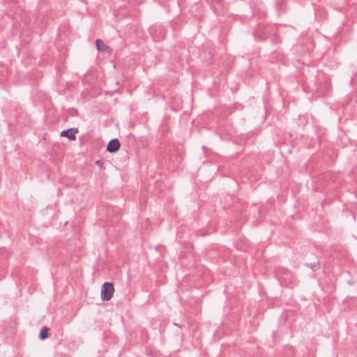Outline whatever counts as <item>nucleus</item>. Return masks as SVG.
<instances>
[{
  "instance_id": "423d86ee",
  "label": "nucleus",
  "mask_w": 357,
  "mask_h": 357,
  "mask_svg": "<svg viewBox=\"0 0 357 357\" xmlns=\"http://www.w3.org/2000/svg\"><path fill=\"white\" fill-rule=\"evenodd\" d=\"M96 164L97 165H100V160L96 161Z\"/></svg>"
},
{
  "instance_id": "f257e3e1",
  "label": "nucleus",
  "mask_w": 357,
  "mask_h": 357,
  "mask_svg": "<svg viewBox=\"0 0 357 357\" xmlns=\"http://www.w3.org/2000/svg\"><path fill=\"white\" fill-rule=\"evenodd\" d=\"M114 291V285L111 282H105L101 289V298L104 301L111 300Z\"/></svg>"
},
{
  "instance_id": "7ed1b4c3",
  "label": "nucleus",
  "mask_w": 357,
  "mask_h": 357,
  "mask_svg": "<svg viewBox=\"0 0 357 357\" xmlns=\"http://www.w3.org/2000/svg\"><path fill=\"white\" fill-rule=\"evenodd\" d=\"M120 145V142L117 139H112L107 144V151L110 153H114L119 149Z\"/></svg>"
},
{
  "instance_id": "20e7f679",
  "label": "nucleus",
  "mask_w": 357,
  "mask_h": 357,
  "mask_svg": "<svg viewBox=\"0 0 357 357\" xmlns=\"http://www.w3.org/2000/svg\"><path fill=\"white\" fill-rule=\"evenodd\" d=\"M48 331H49V328H47L46 326L43 327L40 332V335H39L40 338L41 340H45V338H47L48 336V335H47Z\"/></svg>"
},
{
  "instance_id": "39448f33",
  "label": "nucleus",
  "mask_w": 357,
  "mask_h": 357,
  "mask_svg": "<svg viewBox=\"0 0 357 357\" xmlns=\"http://www.w3.org/2000/svg\"><path fill=\"white\" fill-rule=\"evenodd\" d=\"M102 45V46L104 45L103 41L101 39H97L96 40V47L98 50H102V47H101Z\"/></svg>"
},
{
  "instance_id": "f03ea898",
  "label": "nucleus",
  "mask_w": 357,
  "mask_h": 357,
  "mask_svg": "<svg viewBox=\"0 0 357 357\" xmlns=\"http://www.w3.org/2000/svg\"><path fill=\"white\" fill-rule=\"evenodd\" d=\"M78 132L77 128H70L68 130H63L61 133V137H65L68 138L70 140H75L76 136L75 135Z\"/></svg>"
}]
</instances>
